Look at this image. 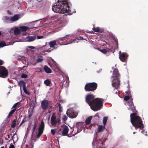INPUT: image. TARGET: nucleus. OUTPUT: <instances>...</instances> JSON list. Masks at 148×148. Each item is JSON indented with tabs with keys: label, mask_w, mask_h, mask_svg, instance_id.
<instances>
[{
	"label": "nucleus",
	"mask_w": 148,
	"mask_h": 148,
	"mask_svg": "<svg viewBox=\"0 0 148 148\" xmlns=\"http://www.w3.org/2000/svg\"><path fill=\"white\" fill-rule=\"evenodd\" d=\"M63 78H65L66 79V82H67L68 81V77L67 76H66L65 75H63Z\"/></svg>",
	"instance_id": "44"
},
{
	"label": "nucleus",
	"mask_w": 148,
	"mask_h": 148,
	"mask_svg": "<svg viewBox=\"0 0 148 148\" xmlns=\"http://www.w3.org/2000/svg\"><path fill=\"white\" fill-rule=\"evenodd\" d=\"M9 148H14V147L13 145L11 144L10 145Z\"/></svg>",
	"instance_id": "47"
},
{
	"label": "nucleus",
	"mask_w": 148,
	"mask_h": 148,
	"mask_svg": "<svg viewBox=\"0 0 148 148\" xmlns=\"http://www.w3.org/2000/svg\"><path fill=\"white\" fill-rule=\"evenodd\" d=\"M115 93L116 94H117V91L115 92Z\"/></svg>",
	"instance_id": "59"
},
{
	"label": "nucleus",
	"mask_w": 148,
	"mask_h": 148,
	"mask_svg": "<svg viewBox=\"0 0 148 148\" xmlns=\"http://www.w3.org/2000/svg\"><path fill=\"white\" fill-rule=\"evenodd\" d=\"M0 148H4V147L2 146Z\"/></svg>",
	"instance_id": "57"
},
{
	"label": "nucleus",
	"mask_w": 148,
	"mask_h": 148,
	"mask_svg": "<svg viewBox=\"0 0 148 148\" xmlns=\"http://www.w3.org/2000/svg\"><path fill=\"white\" fill-rule=\"evenodd\" d=\"M119 58L123 62H126L128 56L127 54L125 53H121V51H119Z\"/></svg>",
	"instance_id": "11"
},
{
	"label": "nucleus",
	"mask_w": 148,
	"mask_h": 148,
	"mask_svg": "<svg viewBox=\"0 0 148 148\" xmlns=\"http://www.w3.org/2000/svg\"><path fill=\"white\" fill-rule=\"evenodd\" d=\"M29 127H30V126H29V128H27V130H28V131H29V130H30V129H29Z\"/></svg>",
	"instance_id": "55"
},
{
	"label": "nucleus",
	"mask_w": 148,
	"mask_h": 148,
	"mask_svg": "<svg viewBox=\"0 0 148 148\" xmlns=\"http://www.w3.org/2000/svg\"><path fill=\"white\" fill-rule=\"evenodd\" d=\"M27 75L24 74H23L21 75V77L23 78H26L27 77Z\"/></svg>",
	"instance_id": "43"
},
{
	"label": "nucleus",
	"mask_w": 148,
	"mask_h": 148,
	"mask_svg": "<svg viewBox=\"0 0 148 148\" xmlns=\"http://www.w3.org/2000/svg\"><path fill=\"white\" fill-rule=\"evenodd\" d=\"M39 49L42 52H50L53 49H51L49 45L46 43L45 45L39 48Z\"/></svg>",
	"instance_id": "13"
},
{
	"label": "nucleus",
	"mask_w": 148,
	"mask_h": 148,
	"mask_svg": "<svg viewBox=\"0 0 148 148\" xmlns=\"http://www.w3.org/2000/svg\"><path fill=\"white\" fill-rule=\"evenodd\" d=\"M73 35H66V36H65L64 37H62L60 38L58 41V42H60V41H63L64 40H65L66 39H68V38H67L68 36H69V37H71Z\"/></svg>",
	"instance_id": "24"
},
{
	"label": "nucleus",
	"mask_w": 148,
	"mask_h": 148,
	"mask_svg": "<svg viewBox=\"0 0 148 148\" xmlns=\"http://www.w3.org/2000/svg\"><path fill=\"white\" fill-rule=\"evenodd\" d=\"M37 126V124L36 123H35L34 125V127L33 129V132H34V130L36 128Z\"/></svg>",
	"instance_id": "41"
},
{
	"label": "nucleus",
	"mask_w": 148,
	"mask_h": 148,
	"mask_svg": "<svg viewBox=\"0 0 148 148\" xmlns=\"http://www.w3.org/2000/svg\"><path fill=\"white\" fill-rule=\"evenodd\" d=\"M73 12V13H75V11L74 12Z\"/></svg>",
	"instance_id": "61"
},
{
	"label": "nucleus",
	"mask_w": 148,
	"mask_h": 148,
	"mask_svg": "<svg viewBox=\"0 0 148 148\" xmlns=\"http://www.w3.org/2000/svg\"><path fill=\"white\" fill-rule=\"evenodd\" d=\"M100 51L102 53H104V54H106L107 53V52L106 50L105 49L101 50Z\"/></svg>",
	"instance_id": "40"
},
{
	"label": "nucleus",
	"mask_w": 148,
	"mask_h": 148,
	"mask_svg": "<svg viewBox=\"0 0 148 148\" xmlns=\"http://www.w3.org/2000/svg\"><path fill=\"white\" fill-rule=\"evenodd\" d=\"M116 64L115 65V67H112L113 70V74L112 76V85L115 88L118 89L120 85L119 80V75L118 69L116 68Z\"/></svg>",
	"instance_id": "4"
},
{
	"label": "nucleus",
	"mask_w": 148,
	"mask_h": 148,
	"mask_svg": "<svg viewBox=\"0 0 148 148\" xmlns=\"http://www.w3.org/2000/svg\"><path fill=\"white\" fill-rule=\"evenodd\" d=\"M86 100V102L90 106L91 108L95 111L100 110L103 101V99L97 98L94 99V96L92 94L87 95Z\"/></svg>",
	"instance_id": "2"
},
{
	"label": "nucleus",
	"mask_w": 148,
	"mask_h": 148,
	"mask_svg": "<svg viewBox=\"0 0 148 148\" xmlns=\"http://www.w3.org/2000/svg\"><path fill=\"white\" fill-rule=\"evenodd\" d=\"M23 88V90L24 91V92L27 94L29 95V93L27 92L26 88V86L25 87H24Z\"/></svg>",
	"instance_id": "38"
},
{
	"label": "nucleus",
	"mask_w": 148,
	"mask_h": 148,
	"mask_svg": "<svg viewBox=\"0 0 148 148\" xmlns=\"http://www.w3.org/2000/svg\"><path fill=\"white\" fill-rule=\"evenodd\" d=\"M17 124L16 120H14L12 124L11 125V127H14L16 126Z\"/></svg>",
	"instance_id": "35"
},
{
	"label": "nucleus",
	"mask_w": 148,
	"mask_h": 148,
	"mask_svg": "<svg viewBox=\"0 0 148 148\" xmlns=\"http://www.w3.org/2000/svg\"><path fill=\"white\" fill-rule=\"evenodd\" d=\"M27 34V33L26 32H23L22 33V36H26Z\"/></svg>",
	"instance_id": "49"
},
{
	"label": "nucleus",
	"mask_w": 148,
	"mask_h": 148,
	"mask_svg": "<svg viewBox=\"0 0 148 148\" xmlns=\"http://www.w3.org/2000/svg\"><path fill=\"white\" fill-rule=\"evenodd\" d=\"M1 34V32H0V35Z\"/></svg>",
	"instance_id": "62"
},
{
	"label": "nucleus",
	"mask_w": 148,
	"mask_h": 148,
	"mask_svg": "<svg viewBox=\"0 0 148 148\" xmlns=\"http://www.w3.org/2000/svg\"><path fill=\"white\" fill-rule=\"evenodd\" d=\"M25 122L24 119L22 120V121L21 124H20V126H21L23 123H24Z\"/></svg>",
	"instance_id": "50"
},
{
	"label": "nucleus",
	"mask_w": 148,
	"mask_h": 148,
	"mask_svg": "<svg viewBox=\"0 0 148 148\" xmlns=\"http://www.w3.org/2000/svg\"><path fill=\"white\" fill-rule=\"evenodd\" d=\"M76 127H75L73 128V130L75 129H77V132H79L82 130L83 127V123L82 122H78L76 124Z\"/></svg>",
	"instance_id": "17"
},
{
	"label": "nucleus",
	"mask_w": 148,
	"mask_h": 148,
	"mask_svg": "<svg viewBox=\"0 0 148 148\" xmlns=\"http://www.w3.org/2000/svg\"><path fill=\"white\" fill-rule=\"evenodd\" d=\"M48 105V101L47 100H44L41 102V106L43 110H45L47 108Z\"/></svg>",
	"instance_id": "15"
},
{
	"label": "nucleus",
	"mask_w": 148,
	"mask_h": 148,
	"mask_svg": "<svg viewBox=\"0 0 148 148\" xmlns=\"http://www.w3.org/2000/svg\"><path fill=\"white\" fill-rule=\"evenodd\" d=\"M12 139L14 142L16 141L17 140V137L16 134H14L12 137Z\"/></svg>",
	"instance_id": "33"
},
{
	"label": "nucleus",
	"mask_w": 148,
	"mask_h": 148,
	"mask_svg": "<svg viewBox=\"0 0 148 148\" xmlns=\"http://www.w3.org/2000/svg\"><path fill=\"white\" fill-rule=\"evenodd\" d=\"M44 127V123L43 121L41 122V124L40 125L39 128L38 133L37 135V137L38 138H39L41 135L42 134L43 129Z\"/></svg>",
	"instance_id": "14"
},
{
	"label": "nucleus",
	"mask_w": 148,
	"mask_h": 148,
	"mask_svg": "<svg viewBox=\"0 0 148 148\" xmlns=\"http://www.w3.org/2000/svg\"><path fill=\"white\" fill-rule=\"evenodd\" d=\"M66 114L70 118H73L76 117L77 114L74 112L72 109L67 110Z\"/></svg>",
	"instance_id": "12"
},
{
	"label": "nucleus",
	"mask_w": 148,
	"mask_h": 148,
	"mask_svg": "<svg viewBox=\"0 0 148 148\" xmlns=\"http://www.w3.org/2000/svg\"><path fill=\"white\" fill-rule=\"evenodd\" d=\"M8 72L4 66H0V77L5 78L8 76Z\"/></svg>",
	"instance_id": "9"
},
{
	"label": "nucleus",
	"mask_w": 148,
	"mask_h": 148,
	"mask_svg": "<svg viewBox=\"0 0 148 148\" xmlns=\"http://www.w3.org/2000/svg\"><path fill=\"white\" fill-rule=\"evenodd\" d=\"M43 60V59L42 58H39L36 60V62L37 63H40Z\"/></svg>",
	"instance_id": "37"
},
{
	"label": "nucleus",
	"mask_w": 148,
	"mask_h": 148,
	"mask_svg": "<svg viewBox=\"0 0 148 148\" xmlns=\"http://www.w3.org/2000/svg\"><path fill=\"white\" fill-rule=\"evenodd\" d=\"M43 37L42 36H38L37 38L38 39H40L42 38Z\"/></svg>",
	"instance_id": "46"
},
{
	"label": "nucleus",
	"mask_w": 148,
	"mask_h": 148,
	"mask_svg": "<svg viewBox=\"0 0 148 148\" xmlns=\"http://www.w3.org/2000/svg\"><path fill=\"white\" fill-rule=\"evenodd\" d=\"M36 64H33V65H35Z\"/></svg>",
	"instance_id": "63"
},
{
	"label": "nucleus",
	"mask_w": 148,
	"mask_h": 148,
	"mask_svg": "<svg viewBox=\"0 0 148 148\" xmlns=\"http://www.w3.org/2000/svg\"><path fill=\"white\" fill-rule=\"evenodd\" d=\"M44 70L47 73H50L51 72V69L47 66H45L44 67Z\"/></svg>",
	"instance_id": "25"
},
{
	"label": "nucleus",
	"mask_w": 148,
	"mask_h": 148,
	"mask_svg": "<svg viewBox=\"0 0 148 148\" xmlns=\"http://www.w3.org/2000/svg\"><path fill=\"white\" fill-rule=\"evenodd\" d=\"M105 129V126L103 125H99L97 129V133H99L102 132Z\"/></svg>",
	"instance_id": "22"
},
{
	"label": "nucleus",
	"mask_w": 148,
	"mask_h": 148,
	"mask_svg": "<svg viewBox=\"0 0 148 148\" xmlns=\"http://www.w3.org/2000/svg\"><path fill=\"white\" fill-rule=\"evenodd\" d=\"M26 146L27 148H32L34 147L33 143L32 141H30V142L29 143L26 145Z\"/></svg>",
	"instance_id": "26"
},
{
	"label": "nucleus",
	"mask_w": 148,
	"mask_h": 148,
	"mask_svg": "<svg viewBox=\"0 0 148 148\" xmlns=\"http://www.w3.org/2000/svg\"><path fill=\"white\" fill-rule=\"evenodd\" d=\"M19 84L21 90V86H23V88L25 87L26 86H25V82L23 81H20L19 83Z\"/></svg>",
	"instance_id": "27"
},
{
	"label": "nucleus",
	"mask_w": 148,
	"mask_h": 148,
	"mask_svg": "<svg viewBox=\"0 0 148 148\" xmlns=\"http://www.w3.org/2000/svg\"><path fill=\"white\" fill-rule=\"evenodd\" d=\"M92 145L94 146V142L93 141L92 143Z\"/></svg>",
	"instance_id": "56"
},
{
	"label": "nucleus",
	"mask_w": 148,
	"mask_h": 148,
	"mask_svg": "<svg viewBox=\"0 0 148 148\" xmlns=\"http://www.w3.org/2000/svg\"><path fill=\"white\" fill-rule=\"evenodd\" d=\"M27 47L31 49H33L35 48V47L33 46H29Z\"/></svg>",
	"instance_id": "45"
},
{
	"label": "nucleus",
	"mask_w": 148,
	"mask_h": 148,
	"mask_svg": "<svg viewBox=\"0 0 148 148\" xmlns=\"http://www.w3.org/2000/svg\"><path fill=\"white\" fill-rule=\"evenodd\" d=\"M61 128H60V129H61V130H62L61 132L62 135L64 136H66L69 130L68 127L64 124L61 125Z\"/></svg>",
	"instance_id": "10"
},
{
	"label": "nucleus",
	"mask_w": 148,
	"mask_h": 148,
	"mask_svg": "<svg viewBox=\"0 0 148 148\" xmlns=\"http://www.w3.org/2000/svg\"><path fill=\"white\" fill-rule=\"evenodd\" d=\"M3 18L5 20V21L11 22V18L7 16H5Z\"/></svg>",
	"instance_id": "30"
},
{
	"label": "nucleus",
	"mask_w": 148,
	"mask_h": 148,
	"mask_svg": "<svg viewBox=\"0 0 148 148\" xmlns=\"http://www.w3.org/2000/svg\"><path fill=\"white\" fill-rule=\"evenodd\" d=\"M67 117L65 115H64L62 117V119L64 121H66L67 119Z\"/></svg>",
	"instance_id": "42"
},
{
	"label": "nucleus",
	"mask_w": 148,
	"mask_h": 148,
	"mask_svg": "<svg viewBox=\"0 0 148 148\" xmlns=\"http://www.w3.org/2000/svg\"><path fill=\"white\" fill-rule=\"evenodd\" d=\"M36 38L35 36H28L26 38L23 37L22 39L13 42V43L16 42H21L22 41H26L31 42L34 40Z\"/></svg>",
	"instance_id": "8"
},
{
	"label": "nucleus",
	"mask_w": 148,
	"mask_h": 148,
	"mask_svg": "<svg viewBox=\"0 0 148 148\" xmlns=\"http://www.w3.org/2000/svg\"><path fill=\"white\" fill-rule=\"evenodd\" d=\"M92 119V116L88 117L86 120L85 122L87 124H89L90 123L91 120Z\"/></svg>",
	"instance_id": "28"
},
{
	"label": "nucleus",
	"mask_w": 148,
	"mask_h": 148,
	"mask_svg": "<svg viewBox=\"0 0 148 148\" xmlns=\"http://www.w3.org/2000/svg\"><path fill=\"white\" fill-rule=\"evenodd\" d=\"M7 12L8 13L10 14H11V13L9 11V10H8L7 11Z\"/></svg>",
	"instance_id": "54"
},
{
	"label": "nucleus",
	"mask_w": 148,
	"mask_h": 148,
	"mask_svg": "<svg viewBox=\"0 0 148 148\" xmlns=\"http://www.w3.org/2000/svg\"><path fill=\"white\" fill-rule=\"evenodd\" d=\"M6 45L5 42L3 41H1L0 42V47H3L4 46H6Z\"/></svg>",
	"instance_id": "34"
},
{
	"label": "nucleus",
	"mask_w": 148,
	"mask_h": 148,
	"mask_svg": "<svg viewBox=\"0 0 148 148\" xmlns=\"http://www.w3.org/2000/svg\"><path fill=\"white\" fill-rule=\"evenodd\" d=\"M125 93L127 94V95L125 97L124 100L128 101L125 104L126 106H128V110H130L131 109L132 110L134 111L135 110V108L133 104L132 99L130 94V92L128 90L126 91Z\"/></svg>",
	"instance_id": "5"
},
{
	"label": "nucleus",
	"mask_w": 148,
	"mask_h": 148,
	"mask_svg": "<svg viewBox=\"0 0 148 148\" xmlns=\"http://www.w3.org/2000/svg\"><path fill=\"white\" fill-rule=\"evenodd\" d=\"M56 129H53L51 130V132L52 135H54L55 134Z\"/></svg>",
	"instance_id": "39"
},
{
	"label": "nucleus",
	"mask_w": 148,
	"mask_h": 148,
	"mask_svg": "<svg viewBox=\"0 0 148 148\" xmlns=\"http://www.w3.org/2000/svg\"><path fill=\"white\" fill-rule=\"evenodd\" d=\"M17 104H18V103H15V104H14V105L13 106V107L14 108V107H16V106H17Z\"/></svg>",
	"instance_id": "51"
},
{
	"label": "nucleus",
	"mask_w": 148,
	"mask_h": 148,
	"mask_svg": "<svg viewBox=\"0 0 148 148\" xmlns=\"http://www.w3.org/2000/svg\"><path fill=\"white\" fill-rule=\"evenodd\" d=\"M99 116L98 114H96L95 115V116H94V117L97 116V117H98V118H99V116Z\"/></svg>",
	"instance_id": "53"
},
{
	"label": "nucleus",
	"mask_w": 148,
	"mask_h": 148,
	"mask_svg": "<svg viewBox=\"0 0 148 148\" xmlns=\"http://www.w3.org/2000/svg\"><path fill=\"white\" fill-rule=\"evenodd\" d=\"M108 119L107 117H104L103 119V123L104 125L105 126Z\"/></svg>",
	"instance_id": "32"
},
{
	"label": "nucleus",
	"mask_w": 148,
	"mask_h": 148,
	"mask_svg": "<svg viewBox=\"0 0 148 148\" xmlns=\"http://www.w3.org/2000/svg\"><path fill=\"white\" fill-rule=\"evenodd\" d=\"M16 110V109H13L11 110L10 112H9L8 116V118H10L12 115L13 113H14V112H15V111Z\"/></svg>",
	"instance_id": "29"
},
{
	"label": "nucleus",
	"mask_w": 148,
	"mask_h": 148,
	"mask_svg": "<svg viewBox=\"0 0 148 148\" xmlns=\"http://www.w3.org/2000/svg\"><path fill=\"white\" fill-rule=\"evenodd\" d=\"M3 63V61L2 60H0V65H2Z\"/></svg>",
	"instance_id": "48"
},
{
	"label": "nucleus",
	"mask_w": 148,
	"mask_h": 148,
	"mask_svg": "<svg viewBox=\"0 0 148 148\" xmlns=\"http://www.w3.org/2000/svg\"><path fill=\"white\" fill-rule=\"evenodd\" d=\"M19 28L21 30V32H22L26 31L29 29V27L26 26H19Z\"/></svg>",
	"instance_id": "23"
},
{
	"label": "nucleus",
	"mask_w": 148,
	"mask_h": 148,
	"mask_svg": "<svg viewBox=\"0 0 148 148\" xmlns=\"http://www.w3.org/2000/svg\"><path fill=\"white\" fill-rule=\"evenodd\" d=\"M82 39H83V38L81 36H79L75 39L71 40L70 41H69V43H67L65 45L71 44L73 43H78L79 42V40Z\"/></svg>",
	"instance_id": "18"
},
{
	"label": "nucleus",
	"mask_w": 148,
	"mask_h": 148,
	"mask_svg": "<svg viewBox=\"0 0 148 148\" xmlns=\"http://www.w3.org/2000/svg\"><path fill=\"white\" fill-rule=\"evenodd\" d=\"M130 110L133 112L130 114V120L132 125L136 130H142L144 127L141 118L136 114L137 111L135 109L134 111L130 109Z\"/></svg>",
	"instance_id": "3"
},
{
	"label": "nucleus",
	"mask_w": 148,
	"mask_h": 148,
	"mask_svg": "<svg viewBox=\"0 0 148 148\" xmlns=\"http://www.w3.org/2000/svg\"><path fill=\"white\" fill-rule=\"evenodd\" d=\"M52 8V10L55 12L64 13L71 11L68 0H58Z\"/></svg>",
	"instance_id": "1"
},
{
	"label": "nucleus",
	"mask_w": 148,
	"mask_h": 148,
	"mask_svg": "<svg viewBox=\"0 0 148 148\" xmlns=\"http://www.w3.org/2000/svg\"><path fill=\"white\" fill-rule=\"evenodd\" d=\"M59 110L60 112H62V107L61 106V105L59 104H58Z\"/></svg>",
	"instance_id": "36"
},
{
	"label": "nucleus",
	"mask_w": 148,
	"mask_h": 148,
	"mask_svg": "<svg viewBox=\"0 0 148 148\" xmlns=\"http://www.w3.org/2000/svg\"><path fill=\"white\" fill-rule=\"evenodd\" d=\"M135 133H135V132H133V134H135Z\"/></svg>",
	"instance_id": "60"
},
{
	"label": "nucleus",
	"mask_w": 148,
	"mask_h": 148,
	"mask_svg": "<svg viewBox=\"0 0 148 148\" xmlns=\"http://www.w3.org/2000/svg\"><path fill=\"white\" fill-rule=\"evenodd\" d=\"M141 132L143 134H144L145 132V131L144 130H143L141 131Z\"/></svg>",
	"instance_id": "52"
},
{
	"label": "nucleus",
	"mask_w": 148,
	"mask_h": 148,
	"mask_svg": "<svg viewBox=\"0 0 148 148\" xmlns=\"http://www.w3.org/2000/svg\"><path fill=\"white\" fill-rule=\"evenodd\" d=\"M50 83V81L48 79L45 80L44 82V84L47 86H48Z\"/></svg>",
	"instance_id": "31"
},
{
	"label": "nucleus",
	"mask_w": 148,
	"mask_h": 148,
	"mask_svg": "<svg viewBox=\"0 0 148 148\" xmlns=\"http://www.w3.org/2000/svg\"><path fill=\"white\" fill-rule=\"evenodd\" d=\"M19 18V16L18 15H15L12 17L11 18V23L17 21Z\"/></svg>",
	"instance_id": "21"
},
{
	"label": "nucleus",
	"mask_w": 148,
	"mask_h": 148,
	"mask_svg": "<svg viewBox=\"0 0 148 148\" xmlns=\"http://www.w3.org/2000/svg\"><path fill=\"white\" fill-rule=\"evenodd\" d=\"M53 62H54V64H56V62H55L54 61H53Z\"/></svg>",
	"instance_id": "58"
},
{
	"label": "nucleus",
	"mask_w": 148,
	"mask_h": 148,
	"mask_svg": "<svg viewBox=\"0 0 148 148\" xmlns=\"http://www.w3.org/2000/svg\"><path fill=\"white\" fill-rule=\"evenodd\" d=\"M12 29L14 31V34L16 35H19L21 32L19 27H16L12 28Z\"/></svg>",
	"instance_id": "16"
},
{
	"label": "nucleus",
	"mask_w": 148,
	"mask_h": 148,
	"mask_svg": "<svg viewBox=\"0 0 148 148\" xmlns=\"http://www.w3.org/2000/svg\"><path fill=\"white\" fill-rule=\"evenodd\" d=\"M51 125L50 127H56L58 132L61 130V129H60L59 126L60 125V119L59 118H56V115L53 114L51 116Z\"/></svg>",
	"instance_id": "6"
},
{
	"label": "nucleus",
	"mask_w": 148,
	"mask_h": 148,
	"mask_svg": "<svg viewBox=\"0 0 148 148\" xmlns=\"http://www.w3.org/2000/svg\"><path fill=\"white\" fill-rule=\"evenodd\" d=\"M97 84L95 82L89 83L86 84L85 86V89L86 91H93L96 89Z\"/></svg>",
	"instance_id": "7"
},
{
	"label": "nucleus",
	"mask_w": 148,
	"mask_h": 148,
	"mask_svg": "<svg viewBox=\"0 0 148 148\" xmlns=\"http://www.w3.org/2000/svg\"><path fill=\"white\" fill-rule=\"evenodd\" d=\"M92 29L94 31L96 32H102L104 31L103 29L100 28L99 27H95L94 26Z\"/></svg>",
	"instance_id": "20"
},
{
	"label": "nucleus",
	"mask_w": 148,
	"mask_h": 148,
	"mask_svg": "<svg viewBox=\"0 0 148 148\" xmlns=\"http://www.w3.org/2000/svg\"><path fill=\"white\" fill-rule=\"evenodd\" d=\"M51 49H56V48H55V46L56 45V41L55 40L52 41L50 42L49 44Z\"/></svg>",
	"instance_id": "19"
}]
</instances>
